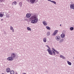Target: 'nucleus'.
<instances>
[{"instance_id":"f257e3e1","label":"nucleus","mask_w":74,"mask_h":74,"mask_svg":"<svg viewBox=\"0 0 74 74\" xmlns=\"http://www.w3.org/2000/svg\"><path fill=\"white\" fill-rule=\"evenodd\" d=\"M31 18L32 19V20L31 21V23H36L38 21V19L36 18V17L34 16H32Z\"/></svg>"},{"instance_id":"f03ea898","label":"nucleus","mask_w":74,"mask_h":74,"mask_svg":"<svg viewBox=\"0 0 74 74\" xmlns=\"http://www.w3.org/2000/svg\"><path fill=\"white\" fill-rule=\"evenodd\" d=\"M47 51L49 55H53V51H52L51 50V48H49L47 49Z\"/></svg>"},{"instance_id":"7ed1b4c3","label":"nucleus","mask_w":74,"mask_h":74,"mask_svg":"<svg viewBox=\"0 0 74 74\" xmlns=\"http://www.w3.org/2000/svg\"><path fill=\"white\" fill-rule=\"evenodd\" d=\"M7 59L8 60H9V61H12V60H14V58H13L12 57H9L7 58Z\"/></svg>"},{"instance_id":"20e7f679","label":"nucleus","mask_w":74,"mask_h":74,"mask_svg":"<svg viewBox=\"0 0 74 74\" xmlns=\"http://www.w3.org/2000/svg\"><path fill=\"white\" fill-rule=\"evenodd\" d=\"M11 57L13 58L16 57V54L15 53H12L11 55Z\"/></svg>"},{"instance_id":"39448f33","label":"nucleus","mask_w":74,"mask_h":74,"mask_svg":"<svg viewBox=\"0 0 74 74\" xmlns=\"http://www.w3.org/2000/svg\"><path fill=\"white\" fill-rule=\"evenodd\" d=\"M56 40H57V41H59V40H60V36H56Z\"/></svg>"},{"instance_id":"423d86ee","label":"nucleus","mask_w":74,"mask_h":74,"mask_svg":"<svg viewBox=\"0 0 74 74\" xmlns=\"http://www.w3.org/2000/svg\"><path fill=\"white\" fill-rule=\"evenodd\" d=\"M58 30H56L54 31V32H53V34H52L53 36H55L57 33H58Z\"/></svg>"},{"instance_id":"0eeeda50","label":"nucleus","mask_w":74,"mask_h":74,"mask_svg":"<svg viewBox=\"0 0 74 74\" xmlns=\"http://www.w3.org/2000/svg\"><path fill=\"white\" fill-rule=\"evenodd\" d=\"M70 7L71 9H73V10H74V4H73L71 5Z\"/></svg>"},{"instance_id":"6e6552de","label":"nucleus","mask_w":74,"mask_h":74,"mask_svg":"<svg viewBox=\"0 0 74 74\" xmlns=\"http://www.w3.org/2000/svg\"><path fill=\"white\" fill-rule=\"evenodd\" d=\"M31 16V14L29 13H27L26 14V17L27 18H29Z\"/></svg>"},{"instance_id":"1a4fd4ad","label":"nucleus","mask_w":74,"mask_h":74,"mask_svg":"<svg viewBox=\"0 0 74 74\" xmlns=\"http://www.w3.org/2000/svg\"><path fill=\"white\" fill-rule=\"evenodd\" d=\"M6 71L7 72V73H9L11 71V70L9 68H7L6 69Z\"/></svg>"},{"instance_id":"9d476101","label":"nucleus","mask_w":74,"mask_h":74,"mask_svg":"<svg viewBox=\"0 0 74 74\" xmlns=\"http://www.w3.org/2000/svg\"><path fill=\"white\" fill-rule=\"evenodd\" d=\"M35 1H36V0H30V2L32 4L34 3Z\"/></svg>"},{"instance_id":"9b49d317","label":"nucleus","mask_w":74,"mask_h":74,"mask_svg":"<svg viewBox=\"0 0 74 74\" xmlns=\"http://www.w3.org/2000/svg\"><path fill=\"white\" fill-rule=\"evenodd\" d=\"M17 4V2L16 1H14L12 3V5H15Z\"/></svg>"},{"instance_id":"f8f14e48","label":"nucleus","mask_w":74,"mask_h":74,"mask_svg":"<svg viewBox=\"0 0 74 74\" xmlns=\"http://www.w3.org/2000/svg\"><path fill=\"white\" fill-rule=\"evenodd\" d=\"M61 37L62 38H64L65 37V34L64 33H62L61 35Z\"/></svg>"},{"instance_id":"ddd939ff","label":"nucleus","mask_w":74,"mask_h":74,"mask_svg":"<svg viewBox=\"0 0 74 74\" xmlns=\"http://www.w3.org/2000/svg\"><path fill=\"white\" fill-rule=\"evenodd\" d=\"M43 23L44 26H46V25H47V22H46V21H43Z\"/></svg>"},{"instance_id":"4468645a","label":"nucleus","mask_w":74,"mask_h":74,"mask_svg":"<svg viewBox=\"0 0 74 74\" xmlns=\"http://www.w3.org/2000/svg\"><path fill=\"white\" fill-rule=\"evenodd\" d=\"M10 29L11 30H12V32H14V28H13V27L12 26H10Z\"/></svg>"},{"instance_id":"2eb2a0df","label":"nucleus","mask_w":74,"mask_h":74,"mask_svg":"<svg viewBox=\"0 0 74 74\" xmlns=\"http://www.w3.org/2000/svg\"><path fill=\"white\" fill-rule=\"evenodd\" d=\"M43 41L45 42H47V38H44L43 39Z\"/></svg>"},{"instance_id":"dca6fc26","label":"nucleus","mask_w":74,"mask_h":74,"mask_svg":"<svg viewBox=\"0 0 74 74\" xmlns=\"http://www.w3.org/2000/svg\"><path fill=\"white\" fill-rule=\"evenodd\" d=\"M67 62L68 64L70 66H71V62H70V61H68Z\"/></svg>"},{"instance_id":"f3484780","label":"nucleus","mask_w":74,"mask_h":74,"mask_svg":"<svg viewBox=\"0 0 74 74\" xmlns=\"http://www.w3.org/2000/svg\"><path fill=\"white\" fill-rule=\"evenodd\" d=\"M60 57L61 58H62V59H65V57L63 56L62 55H60Z\"/></svg>"},{"instance_id":"a211bd4d","label":"nucleus","mask_w":74,"mask_h":74,"mask_svg":"<svg viewBox=\"0 0 74 74\" xmlns=\"http://www.w3.org/2000/svg\"><path fill=\"white\" fill-rule=\"evenodd\" d=\"M27 29L29 31H32V29H31V28H30L29 27H27Z\"/></svg>"},{"instance_id":"6ab92c4d","label":"nucleus","mask_w":74,"mask_h":74,"mask_svg":"<svg viewBox=\"0 0 74 74\" xmlns=\"http://www.w3.org/2000/svg\"><path fill=\"white\" fill-rule=\"evenodd\" d=\"M63 41H64V40L63 39H61L60 41V43H61V42H63Z\"/></svg>"},{"instance_id":"aec40b11","label":"nucleus","mask_w":74,"mask_h":74,"mask_svg":"<svg viewBox=\"0 0 74 74\" xmlns=\"http://www.w3.org/2000/svg\"><path fill=\"white\" fill-rule=\"evenodd\" d=\"M10 74H14V71H10Z\"/></svg>"},{"instance_id":"412c9836","label":"nucleus","mask_w":74,"mask_h":74,"mask_svg":"<svg viewBox=\"0 0 74 74\" xmlns=\"http://www.w3.org/2000/svg\"><path fill=\"white\" fill-rule=\"evenodd\" d=\"M51 3H53V4H56V2H55V1H51Z\"/></svg>"},{"instance_id":"4be33fe9","label":"nucleus","mask_w":74,"mask_h":74,"mask_svg":"<svg viewBox=\"0 0 74 74\" xmlns=\"http://www.w3.org/2000/svg\"><path fill=\"white\" fill-rule=\"evenodd\" d=\"M22 3L21 2H20L19 3V5L20 6V7H22Z\"/></svg>"},{"instance_id":"5701e85b","label":"nucleus","mask_w":74,"mask_h":74,"mask_svg":"<svg viewBox=\"0 0 74 74\" xmlns=\"http://www.w3.org/2000/svg\"><path fill=\"white\" fill-rule=\"evenodd\" d=\"M46 29H48V30H50V29H51L50 27L48 26H46Z\"/></svg>"},{"instance_id":"b1692460","label":"nucleus","mask_w":74,"mask_h":74,"mask_svg":"<svg viewBox=\"0 0 74 74\" xmlns=\"http://www.w3.org/2000/svg\"><path fill=\"white\" fill-rule=\"evenodd\" d=\"M3 16V14H0V17L2 18Z\"/></svg>"},{"instance_id":"393cba45","label":"nucleus","mask_w":74,"mask_h":74,"mask_svg":"<svg viewBox=\"0 0 74 74\" xmlns=\"http://www.w3.org/2000/svg\"><path fill=\"white\" fill-rule=\"evenodd\" d=\"M71 30H73L74 29V28L73 27H71L70 28Z\"/></svg>"},{"instance_id":"a878e982","label":"nucleus","mask_w":74,"mask_h":74,"mask_svg":"<svg viewBox=\"0 0 74 74\" xmlns=\"http://www.w3.org/2000/svg\"><path fill=\"white\" fill-rule=\"evenodd\" d=\"M47 36H49L50 35V32H48L47 34Z\"/></svg>"},{"instance_id":"bb28decb","label":"nucleus","mask_w":74,"mask_h":74,"mask_svg":"<svg viewBox=\"0 0 74 74\" xmlns=\"http://www.w3.org/2000/svg\"><path fill=\"white\" fill-rule=\"evenodd\" d=\"M52 52H53V55H56V53H55V52L54 51H53L52 50Z\"/></svg>"},{"instance_id":"cd10ccee","label":"nucleus","mask_w":74,"mask_h":74,"mask_svg":"<svg viewBox=\"0 0 74 74\" xmlns=\"http://www.w3.org/2000/svg\"><path fill=\"white\" fill-rule=\"evenodd\" d=\"M55 52L56 53H57V54H59V52H58V51H57L56 50V51H55Z\"/></svg>"},{"instance_id":"c85d7f7f","label":"nucleus","mask_w":74,"mask_h":74,"mask_svg":"<svg viewBox=\"0 0 74 74\" xmlns=\"http://www.w3.org/2000/svg\"><path fill=\"white\" fill-rule=\"evenodd\" d=\"M1 2H3V1H4V0H0Z\"/></svg>"},{"instance_id":"c756f323","label":"nucleus","mask_w":74,"mask_h":74,"mask_svg":"<svg viewBox=\"0 0 74 74\" xmlns=\"http://www.w3.org/2000/svg\"><path fill=\"white\" fill-rule=\"evenodd\" d=\"M48 1H50L51 2L52 1L51 0H47Z\"/></svg>"},{"instance_id":"7c9ffc66","label":"nucleus","mask_w":74,"mask_h":74,"mask_svg":"<svg viewBox=\"0 0 74 74\" xmlns=\"http://www.w3.org/2000/svg\"><path fill=\"white\" fill-rule=\"evenodd\" d=\"M53 51L55 52L56 50L54 49V50H53Z\"/></svg>"},{"instance_id":"2f4dec72","label":"nucleus","mask_w":74,"mask_h":74,"mask_svg":"<svg viewBox=\"0 0 74 74\" xmlns=\"http://www.w3.org/2000/svg\"><path fill=\"white\" fill-rule=\"evenodd\" d=\"M9 17H10L9 15H8V16H7V18H9Z\"/></svg>"},{"instance_id":"473e14b6","label":"nucleus","mask_w":74,"mask_h":74,"mask_svg":"<svg viewBox=\"0 0 74 74\" xmlns=\"http://www.w3.org/2000/svg\"><path fill=\"white\" fill-rule=\"evenodd\" d=\"M47 47H48V48H49V46H48L47 45Z\"/></svg>"},{"instance_id":"72a5a7b5","label":"nucleus","mask_w":74,"mask_h":74,"mask_svg":"<svg viewBox=\"0 0 74 74\" xmlns=\"http://www.w3.org/2000/svg\"><path fill=\"white\" fill-rule=\"evenodd\" d=\"M52 49H53V50H54V49L53 48H52Z\"/></svg>"},{"instance_id":"f704fd0d","label":"nucleus","mask_w":74,"mask_h":74,"mask_svg":"<svg viewBox=\"0 0 74 74\" xmlns=\"http://www.w3.org/2000/svg\"><path fill=\"white\" fill-rule=\"evenodd\" d=\"M52 49H53V50H54V49L53 48H52Z\"/></svg>"},{"instance_id":"c9c22d12","label":"nucleus","mask_w":74,"mask_h":74,"mask_svg":"<svg viewBox=\"0 0 74 74\" xmlns=\"http://www.w3.org/2000/svg\"><path fill=\"white\" fill-rule=\"evenodd\" d=\"M23 74H26L25 73H23Z\"/></svg>"},{"instance_id":"e433bc0d","label":"nucleus","mask_w":74,"mask_h":74,"mask_svg":"<svg viewBox=\"0 0 74 74\" xmlns=\"http://www.w3.org/2000/svg\"><path fill=\"white\" fill-rule=\"evenodd\" d=\"M3 19H1V21H3Z\"/></svg>"},{"instance_id":"4c0bfd02","label":"nucleus","mask_w":74,"mask_h":74,"mask_svg":"<svg viewBox=\"0 0 74 74\" xmlns=\"http://www.w3.org/2000/svg\"><path fill=\"white\" fill-rule=\"evenodd\" d=\"M27 1L29 2V0H27Z\"/></svg>"},{"instance_id":"58836bf2","label":"nucleus","mask_w":74,"mask_h":74,"mask_svg":"<svg viewBox=\"0 0 74 74\" xmlns=\"http://www.w3.org/2000/svg\"><path fill=\"white\" fill-rule=\"evenodd\" d=\"M62 26V25L60 24V26Z\"/></svg>"},{"instance_id":"ea45409f","label":"nucleus","mask_w":74,"mask_h":74,"mask_svg":"<svg viewBox=\"0 0 74 74\" xmlns=\"http://www.w3.org/2000/svg\"><path fill=\"white\" fill-rule=\"evenodd\" d=\"M16 74H18V73H16Z\"/></svg>"}]
</instances>
